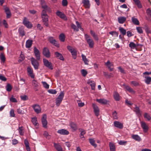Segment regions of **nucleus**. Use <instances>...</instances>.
<instances>
[{
  "label": "nucleus",
  "mask_w": 151,
  "mask_h": 151,
  "mask_svg": "<svg viewBox=\"0 0 151 151\" xmlns=\"http://www.w3.org/2000/svg\"><path fill=\"white\" fill-rule=\"evenodd\" d=\"M85 37L89 47L91 48H93L94 45V42L93 39H91L89 35L87 34L85 35Z\"/></svg>",
  "instance_id": "1"
},
{
  "label": "nucleus",
  "mask_w": 151,
  "mask_h": 151,
  "mask_svg": "<svg viewBox=\"0 0 151 151\" xmlns=\"http://www.w3.org/2000/svg\"><path fill=\"white\" fill-rule=\"evenodd\" d=\"M64 96L63 91H61L59 95L56 99V104L57 106H59L61 103Z\"/></svg>",
  "instance_id": "2"
},
{
  "label": "nucleus",
  "mask_w": 151,
  "mask_h": 151,
  "mask_svg": "<svg viewBox=\"0 0 151 151\" xmlns=\"http://www.w3.org/2000/svg\"><path fill=\"white\" fill-rule=\"evenodd\" d=\"M38 60L37 59H35L33 57L31 58L32 64L34 66V68L36 70H37L38 69L39 66V63Z\"/></svg>",
  "instance_id": "3"
},
{
  "label": "nucleus",
  "mask_w": 151,
  "mask_h": 151,
  "mask_svg": "<svg viewBox=\"0 0 151 151\" xmlns=\"http://www.w3.org/2000/svg\"><path fill=\"white\" fill-rule=\"evenodd\" d=\"M43 61L45 66L50 69L52 70L53 69L52 64L51 62H49V61L45 58L43 59Z\"/></svg>",
  "instance_id": "4"
},
{
  "label": "nucleus",
  "mask_w": 151,
  "mask_h": 151,
  "mask_svg": "<svg viewBox=\"0 0 151 151\" xmlns=\"http://www.w3.org/2000/svg\"><path fill=\"white\" fill-rule=\"evenodd\" d=\"M48 40L50 43L57 47H59V44L57 42L56 40L53 37H49Z\"/></svg>",
  "instance_id": "5"
},
{
  "label": "nucleus",
  "mask_w": 151,
  "mask_h": 151,
  "mask_svg": "<svg viewBox=\"0 0 151 151\" xmlns=\"http://www.w3.org/2000/svg\"><path fill=\"white\" fill-rule=\"evenodd\" d=\"M22 23L27 28H31L32 27V24L26 17L24 18Z\"/></svg>",
  "instance_id": "6"
},
{
  "label": "nucleus",
  "mask_w": 151,
  "mask_h": 151,
  "mask_svg": "<svg viewBox=\"0 0 151 151\" xmlns=\"http://www.w3.org/2000/svg\"><path fill=\"white\" fill-rule=\"evenodd\" d=\"M46 119L47 116L46 114H43L42 118L41 121L42 126L45 128H46L47 127V121Z\"/></svg>",
  "instance_id": "7"
},
{
  "label": "nucleus",
  "mask_w": 151,
  "mask_h": 151,
  "mask_svg": "<svg viewBox=\"0 0 151 151\" xmlns=\"http://www.w3.org/2000/svg\"><path fill=\"white\" fill-rule=\"evenodd\" d=\"M141 126L145 133L147 132L149 130V127L144 122L142 121L140 122Z\"/></svg>",
  "instance_id": "8"
},
{
  "label": "nucleus",
  "mask_w": 151,
  "mask_h": 151,
  "mask_svg": "<svg viewBox=\"0 0 151 151\" xmlns=\"http://www.w3.org/2000/svg\"><path fill=\"white\" fill-rule=\"evenodd\" d=\"M43 55L47 58H49L50 56V54L49 50L47 47H44L42 52Z\"/></svg>",
  "instance_id": "9"
},
{
  "label": "nucleus",
  "mask_w": 151,
  "mask_h": 151,
  "mask_svg": "<svg viewBox=\"0 0 151 151\" xmlns=\"http://www.w3.org/2000/svg\"><path fill=\"white\" fill-rule=\"evenodd\" d=\"M92 105L96 116H98L99 114V110L98 106L94 104H93Z\"/></svg>",
  "instance_id": "10"
},
{
  "label": "nucleus",
  "mask_w": 151,
  "mask_h": 151,
  "mask_svg": "<svg viewBox=\"0 0 151 151\" xmlns=\"http://www.w3.org/2000/svg\"><path fill=\"white\" fill-rule=\"evenodd\" d=\"M67 48L71 53L72 56H77V51L75 49L70 46H68Z\"/></svg>",
  "instance_id": "11"
},
{
  "label": "nucleus",
  "mask_w": 151,
  "mask_h": 151,
  "mask_svg": "<svg viewBox=\"0 0 151 151\" xmlns=\"http://www.w3.org/2000/svg\"><path fill=\"white\" fill-rule=\"evenodd\" d=\"M34 52L35 56L36 57L37 60H40V54L39 50L35 47H34Z\"/></svg>",
  "instance_id": "12"
},
{
  "label": "nucleus",
  "mask_w": 151,
  "mask_h": 151,
  "mask_svg": "<svg viewBox=\"0 0 151 151\" xmlns=\"http://www.w3.org/2000/svg\"><path fill=\"white\" fill-rule=\"evenodd\" d=\"M41 18L44 25L47 27H48V16L42 17Z\"/></svg>",
  "instance_id": "13"
},
{
  "label": "nucleus",
  "mask_w": 151,
  "mask_h": 151,
  "mask_svg": "<svg viewBox=\"0 0 151 151\" xmlns=\"http://www.w3.org/2000/svg\"><path fill=\"white\" fill-rule=\"evenodd\" d=\"M35 111L38 114L41 112V109L40 106L38 104H35L32 106Z\"/></svg>",
  "instance_id": "14"
},
{
  "label": "nucleus",
  "mask_w": 151,
  "mask_h": 151,
  "mask_svg": "<svg viewBox=\"0 0 151 151\" xmlns=\"http://www.w3.org/2000/svg\"><path fill=\"white\" fill-rule=\"evenodd\" d=\"M57 133L62 135H68L69 134V132L64 129H62L58 130Z\"/></svg>",
  "instance_id": "15"
},
{
  "label": "nucleus",
  "mask_w": 151,
  "mask_h": 151,
  "mask_svg": "<svg viewBox=\"0 0 151 151\" xmlns=\"http://www.w3.org/2000/svg\"><path fill=\"white\" fill-rule=\"evenodd\" d=\"M72 131L74 132L77 129V127L76 124L73 122H71L69 124Z\"/></svg>",
  "instance_id": "16"
},
{
  "label": "nucleus",
  "mask_w": 151,
  "mask_h": 151,
  "mask_svg": "<svg viewBox=\"0 0 151 151\" xmlns=\"http://www.w3.org/2000/svg\"><path fill=\"white\" fill-rule=\"evenodd\" d=\"M5 12L6 15V18H9L11 16V14L9 9L8 7H5L4 8Z\"/></svg>",
  "instance_id": "17"
},
{
  "label": "nucleus",
  "mask_w": 151,
  "mask_h": 151,
  "mask_svg": "<svg viewBox=\"0 0 151 151\" xmlns=\"http://www.w3.org/2000/svg\"><path fill=\"white\" fill-rule=\"evenodd\" d=\"M96 101L99 103L102 104H106L109 102V101L103 99H97Z\"/></svg>",
  "instance_id": "18"
},
{
  "label": "nucleus",
  "mask_w": 151,
  "mask_h": 151,
  "mask_svg": "<svg viewBox=\"0 0 151 151\" xmlns=\"http://www.w3.org/2000/svg\"><path fill=\"white\" fill-rule=\"evenodd\" d=\"M55 55L57 59L62 60H64V58L61 54L59 53L58 52H56L55 53Z\"/></svg>",
  "instance_id": "19"
},
{
  "label": "nucleus",
  "mask_w": 151,
  "mask_h": 151,
  "mask_svg": "<svg viewBox=\"0 0 151 151\" xmlns=\"http://www.w3.org/2000/svg\"><path fill=\"white\" fill-rule=\"evenodd\" d=\"M114 124L115 127L119 129H122L123 127V124L118 121H115L114 122Z\"/></svg>",
  "instance_id": "20"
},
{
  "label": "nucleus",
  "mask_w": 151,
  "mask_h": 151,
  "mask_svg": "<svg viewBox=\"0 0 151 151\" xmlns=\"http://www.w3.org/2000/svg\"><path fill=\"white\" fill-rule=\"evenodd\" d=\"M33 40H27L26 42V47L27 48L30 47L32 44Z\"/></svg>",
  "instance_id": "21"
},
{
  "label": "nucleus",
  "mask_w": 151,
  "mask_h": 151,
  "mask_svg": "<svg viewBox=\"0 0 151 151\" xmlns=\"http://www.w3.org/2000/svg\"><path fill=\"white\" fill-rule=\"evenodd\" d=\"M27 71L29 73V75L32 78H34V76L33 73L32 69L30 67H28L27 68Z\"/></svg>",
  "instance_id": "22"
},
{
  "label": "nucleus",
  "mask_w": 151,
  "mask_h": 151,
  "mask_svg": "<svg viewBox=\"0 0 151 151\" xmlns=\"http://www.w3.org/2000/svg\"><path fill=\"white\" fill-rule=\"evenodd\" d=\"M105 64L107 66L110 71H113V68H111V67L113 66V64L111 63L109 60H108Z\"/></svg>",
  "instance_id": "23"
},
{
  "label": "nucleus",
  "mask_w": 151,
  "mask_h": 151,
  "mask_svg": "<svg viewBox=\"0 0 151 151\" xmlns=\"http://www.w3.org/2000/svg\"><path fill=\"white\" fill-rule=\"evenodd\" d=\"M56 14L58 16L62 19H64L66 17L65 15L59 11H57L56 12Z\"/></svg>",
  "instance_id": "24"
},
{
  "label": "nucleus",
  "mask_w": 151,
  "mask_h": 151,
  "mask_svg": "<svg viewBox=\"0 0 151 151\" xmlns=\"http://www.w3.org/2000/svg\"><path fill=\"white\" fill-rule=\"evenodd\" d=\"M87 83L89 84L91 86L92 90H94L95 89V83L94 81L89 80L87 82Z\"/></svg>",
  "instance_id": "25"
},
{
  "label": "nucleus",
  "mask_w": 151,
  "mask_h": 151,
  "mask_svg": "<svg viewBox=\"0 0 151 151\" xmlns=\"http://www.w3.org/2000/svg\"><path fill=\"white\" fill-rule=\"evenodd\" d=\"M126 18L124 17H119L118 18V22L120 24L123 23L126 21Z\"/></svg>",
  "instance_id": "26"
},
{
  "label": "nucleus",
  "mask_w": 151,
  "mask_h": 151,
  "mask_svg": "<svg viewBox=\"0 0 151 151\" xmlns=\"http://www.w3.org/2000/svg\"><path fill=\"white\" fill-rule=\"evenodd\" d=\"M132 137L133 139L138 141H140L141 140L140 137L137 134H132Z\"/></svg>",
  "instance_id": "27"
},
{
  "label": "nucleus",
  "mask_w": 151,
  "mask_h": 151,
  "mask_svg": "<svg viewBox=\"0 0 151 151\" xmlns=\"http://www.w3.org/2000/svg\"><path fill=\"white\" fill-rule=\"evenodd\" d=\"M120 97L119 93L115 91L114 93V97L116 101H119L120 100Z\"/></svg>",
  "instance_id": "28"
},
{
  "label": "nucleus",
  "mask_w": 151,
  "mask_h": 151,
  "mask_svg": "<svg viewBox=\"0 0 151 151\" xmlns=\"http://www.w3.org/2000/svg\"><path fill=\"white\" fill-rule=\"evenodd\" d=\"M82 3L87 8H89L90 5L89 0H83Z\"/></svg>",
  "instance_id": "29"
},
{
  "label": "nucleus",
  "mask_w": 151,
  "mask_h": 151,
  "mask_svg": "<svg viewBox=\"0 0 151 151\" xmlns=\"http://www.w3.org/2000/svg\"><path fill=\"white\" fill-rule=\"evenodd\" d=\"M20 35L22 36H23L25 35L24 28L23 27H20L18 29Z\"/></svg>",
  "instance_id": "30"
},
{
  "label": "nucleus",
  "mask_w": 151,
  "mask_h": 151,
  "mask_svg": "<svg viewBox=\"0 0 151 151\" xmlns=\"http://www.w3.org/2000/svg\"><path fill=\"white\" fill-rule=\"evenodd\" d=\"M133 1L139 8L140 9L142 8V6L139 0H133Z\"/></svg>",
  "instance_id": "31"
},
{
  "label": "nucleus",
  "mask_w": 151,
  "mask_h": 151,
  "mask_svg": "<svg viewBox=\"0 0 151 151\" xmlns=\"http://www.w3.org/2000/svg\"><path fill=\"white\" fill-rule=\"evenodd\" d=\"M54 146L58 151H63L62 148L60 145L54 143Z\"/></svg>",
  "instance_id": "32"
},
{
  "label": "nucleus",
  "mask_w": 151,
  "mask_h": 151,
  "mask_svg": "<svg viewBox=\"0 0 151 151\" xmlns=\"http://www.w3.org/2000/svg\"><path fill=\"white\" fill-rule=\"evenodd\" d=\"M110 151H115V147L114 145L112 142H110L109 143Z\"/></svg>",
  "instance_id": "33"
},
{
  "label": "nucleus",
  "mask_w": 151,
  "mask_h": 151,
  "mask_svg": "<svg viewBox=\"0 0 151 151\" xmlns=\"http://www.w3.org/2000/svg\"><path fill=\"white\" fill-rule=\"evenodd\" d=\"M132 22L133 24L135 25H138L139 24V21L136 18L134 17H132Z\"/></svg>",
  "instance_id": "34"
},
{
  "label": "nucleus",
  "mask_w": 151,
  "mask_h": 151,
  "mask_svg": "<svg viewBox=\"0 0 151 151\" xmlns=\"http://www.w3.org/2000/svg\"><path fill=\"white\" fill-rule=\"evenodd\" d=\"M81 57L82 60L84 61L85 64L86 65H88V61L86 58V56L83 54H82L81 55Z\"/></svg>",
  "instance_id": "35"
},
{
  "label": "nucleus",
  "mask_w": 151,
  "mask_h": 151,
  "mask_svg": "<svg viewBox=\"0 0 151 151\" xmlns=\"http://www.w3.org/2000/svg\"><path fill=\"white\" fill-rule=\"evenodd\" d=\"M89 140L90 143L94 147H96L97 146V145L95 143V141L93 139L90 138L89 139Z\"/></svg>",
  "instance_id": "36"
},
{
  "label": "nucleus",
  "mask_w": 151,
  "mask_h": 151,
  "mask_svg": "<svg viewBox=\"0 0 151 151\" xmlns=\"http://www.w3.org/2000/svg\"><path fill=\"white\" fill-rule=\"evenodd\" d=\"M32 122L35 126H38V124L37 122V118L36 117L32 118Z\"/></svg>",
  "instance_id": "37"
},
{
  "label": "nucleus",
  "mask_w": 151,
  "mask_h": 151,
  "mask_svg": "<svg viewBox=\"0 0 151 151\" xmlns=\"http://www.w3.org/2000/svg\"><path fill=\"white\" fill-rule=\"evenodd\" d=\"M145 78V80L146 83L147 84H149L151 81V77L146 76Z\"/></svg>",
  "instance_id": "38"
},
{
  "label": "nucleus",
  "mask_w": 151,
  "mask_h": 151,
  "mask_svg": "<svg viewBox=\"0 0 151 151\" xmlns=\"http://www.w3.org/2000/svg\"><path fill=\"white\" fill-rule=\"evenodd\" d=\"M119 30L120 32L124 35L126 34V31L122 27H120Z\"/></svg>",
  "instance_id": "39"
},
{
  "label": "nucleus",
  "mask_w": 151,
  "mask_h": 151,
  "mask_svg": "<svg viewBox=\"0 0 151 151\" xmlns=\"http://www.w3.org/2000/svg\"><path fill=\"white\" fill-rule=\"evenodd\" d=\"M59 38L60 40L62 42H64L65 40V36L63 33L61 34L59 36Z\"/></svg>",
  "instance_id": "40"
},
{
  "label": "nucleus",
  "mask_w": 151,
  "mask_h": 151,
  "mask_svg": "<svg viewBox=\"0 0 151 151\" xmlns=\"http://www.w3.org/2000/svg\"><path fill=\"white\" fill-rule=\"evenodd\" d=\"M6 91L8 92L10 91L12 89V86L9 83L7 84L6 86Z\"/></svg>",
  "instance_id": "41"
},
{
  "label": "nucleus",
  "mask_w": 151,
  "mask_h": 151,
  "mask_svg": "<svg viewBox=\"0 0 151 151\" xmlns=\"http://www.w3.org/2000/svg\"><path fill=\"white\" fill-rule=\"evenodd\" d=\"M135 111L136 112V114L138 115H140V111L139 107L137 106H136L135 108Z\"/></svg>",
  "instance_id": "42"
},
{
  "label": "nucleus",
  "mask_w": 151,
  "mask_h": 151,
  "mask_svg": "<svg viewBox=\"0 0 151 151\" xmlns=\"http://www.w3.org/2000/svg\"><path fill=\"white\" fill-rule=\"evenodd\" d=\"M32 85L35 88L39 86L37 82L35 79L32 81Z\"/></svg>",
  "instance_id": "43"
},
{
  "label": "nucleus",
  "mask_w": 151,
  "mask_h": 151,
  "mask_svg": "<svg viewBox=\"0 0 151 151\" xmlns=\"http://www.w3.org/2000/svg\"><path fill=\"white\" fill-rule=\"evenodd\" d=\"M0 59L3 62H4L6 60V58L4 55L3 53H1L0 55Z\"/></svg>",
  "instance_id": "44"
},
{
  "label": "nucleus",
  "mask_w": 151,
  "mask_h": 151,
  "mask_svg": "<svg viewBox=\"0 0 151 151\" xmlns=\"http://www.w3.org/2000/svg\"><path fill=\"white\" fill-rule=\"evenodd\" d=\"M117 113L116 111H114L112 113V115L114 119H118Z\"/></svg>",
  "instance_id": "45"
},
{
  "label": "nucleus",
  "mask_w": 151,
  "mask_h": 151,
  "mask_svg": "<svg viewBox=\"0 0 151 151\" xmlns=\"http://www.w3.org/2000/svg\"><path fill=\"white\" fill-rule=\"evenodd\" d=\"M46 10L45 9H43L41 12V17H46L48 16L47 14Z\"/></svg>",
  "instance_id": "46"
},
{
  "label": "nucleus",
  "mask_w": 151,
  "mask_h": 151,
  "mask_svg": "<svg viewBox=\"0 0 151 151\" xmlns=\"http://www.w3.org/2000/svg\"><path fill=\"white\" fill-rule=\"evenodd\" d=\"M129 46L131 48L134 49L136 47V44L133 42H130L129 44Z\"/></svg>",
  "instance_id": "47"
},
{
  "label": "nucleus",
  "mask_w": 151,
  "mask_h": 151,
  "mask_svg": "<svg viewBox=\"0 0 151 151\" xmlns=\"http://www.w3.org/2000/svg\"><path fill=\"white\" fill-rule=\"evenodd\" d=\"M71 27L74 29V31H76L77 32H78L79 31V29L77 27V26L75 25L74 24L72 23L71 25Z\"/></svg>",
  "instance_id": "48"
},
{
  "label": "nucleus",
  "mask_w": 151,
  "mask_h": 151,
  "mask_svg": "<svg viewBox=\"0 0 151 151\" xmlns=\"http://www.w3.org/2000/svg\"><path fill=\"white\" fill-rule=\"evenodd\" d=\"M145 118L147 119L148 121H150L151 119V117L147 113H145L144 115Z\"/></svg>",
  "instance_id": "49"
},
{
  "label": "nucleus",
  "mask_w": 151,
  "mask_h": 151,
  "mask_svg": "<svg viewBox=\"0 0 151 151\" xmlns=\"http://www.w3.org/2000/svg\"><path fill=\"white\" fill-rule=\"evenodd\" d=\"M125 88L127 91L130 92H133L134 91L130 86H125Z\"/></svg>",
  "instance_id": "50"
},
{
  "label": "nucleus",
  "mask_w": 151,
  "mask_h": 151,
  "mask_svg": "<svg viewBox=\"0 0 151 151\" xmlns=\"http://www.w3.org/2000/svg\"><path fill=\"white\" fill-rule=\"evenodd\" d=\"M109 34L111 35L112 36L115 35L116 37H118V33L116 31H111L109 32Z\"/></svg>",
  "instance_id": "51"
},
{
  "label": "nucleus",
  "mask_w": 151,
  "mask_h": 151,
  "mask_svg": "<svg viewBox=\"0 0 151 151\" xmlns=\"http://www.w3.org/2000/svg\"><path fill=\"white\" fill-rule=\"evenodd\" d=\"M81 73L83 76H85L87 74L86 70L84 69H83L81 71Z\"/></svg>",
  "instance_id": "52"
},
{
  "label": "nucleus",
  "mask_w": 151,
  "mask_h": 151,
  "mask_svg": "<svg viewBox=\"0 0 151 151\" xmlns=\"http://www.w3.org/2000/svg\"><path fill=\"white\" fill-rule=\"evenodd\" d=\"M145 30L147 34L150 33L151 32L150 28L147 26H146L145 27Z\"/></svg>",
  "instance_id": "53"
},
{
  "label": "nucleus",
  "mask_w": 151,
  "mask_h": 151,
  "mask_svg": "<svg viewBox=\"0 0 151 151\" xmlns=\"http://www.w3.org/2000/svg\"><path fill=\"white\" fill-rule=\"evenodd\" d=\"M48 92L52 94H55L57 93V91L55 89H49L48 90Z\"/></svg>",
  "instance_id": "54"
},
{
  "label": "nucleus",
  "mask_w": 151,
  "mask_h": 151,
  "mask_svg": "<svg viewBox=\"0 0 151 151\" xmlns=\"http://www.w3.org/2000/svg\"><path fill=\"white\" fill-rule=\"evenodd\" d=\"M42 83L43 84V86L45 88L48 89L49 88V85L47 84L45 82L42 81Z\"/></svg>",
  "instance_id": "55"
},
{
  "label": "nucleus",
  "mask_w": 151,
  "mask_h": 151,
  "mask_svg": "<svg viewBox=\"0 0 151 151\" xmlns=\"http://www.w3.org/2000/svg\"><path fill=\"white\" fill-rule=\"evenodd\" d=\"M10 115L11 117H14L15 115L14 113V110L13 109H11L10 111Z\"/></svg>",
  "instance_id": "56"
},
{
  "label": "nucleus",
  "mask_w": 151,
  "mask_h": 151,
  "mask_svg": "<svg viewBox=\"0 0 151 151\" xmlns=\"http://www.w3.org/2000/svg\"><path fill=\"white\" fill-rule=\"evenodd\" d=\"M136 29L138 33L139 34H141L143 33V31L141 27H137L136 28Z\"/></svg>",
  "instance_id": "57"
},
{
  "label": "nucleus",
  "mask_w": 151,
  "mask_h": 151,
  "mask_svg": "<svg viewBox=\"0 0 151 151\" xmlns=\"http://www.w3.org/2000/svg\"><path fill=\"white\" fill-rule=\"evenodd\" d=\"M79 130L81 132V133L80 134V135L83 136V135H84V134L86 133L85 131L83 129H79Z\"/></svg>",
  "instance_id": "58"
},
{
  "label": "nucleus",
  "mask_w": 151,
  "mask_h": 151,
  "mask_svg": "<svg viewBox=\"0 0 151 151\" xmlns=\"http://www.w3.org/2000/svg\"><path fill=\"white\" fill-rule=\"evenodd\" d=\"M20 98L23 101H25L28 99V97L26 95L21 96Z\"/></svg>",
  "instance_id": "59"
},
{
  "label": "nucleus",
  "mask_w": 151,
  "mask_h": 151,
  "mask_svg": "<svg viewBox=\"0 0 151 151\" xmlns=\"http://www.w3.org/2000/svg\"><path fill=\"white\" fill-rule=\"evenodd\" d=\"M10 101L13 103H15L17 102V100L15 98H14L13 96L11 97L10 99Z\"/></svg>",
  "instance_id": "60"
},
{
  "label": "nucleus",
  "mask_w": 151,
  "mask_h": 151,
  "mask_svg": "<svg viewBox=\"0 0 151 151\" xmlns=\"http://www.w3.org/2000/svg\"><path fill=\"white\" fill-rule=\"evenodd\" d=\"M131 83L134 86H137L139 85V83L136 81H132L131 82Z\"/></svg>",
  "instance_id": "61"
},
{
  "label": "nucleus",
  "mask_w": 151,
  "mask_h": 151,
  "mask_svg": "<svg viewBox=\"0 0 151 151\" xmlns=\"http://www.w3.org/2000/svg\"><path fill=\"white\" fill-rule=\"evenodd\" d=\"M23 127H19V132L20 135H23V134L22 133L23 129H22Z\"/></svg>",
  "instance_id": "62"
},
{
  "label": "nucleus",
  "mask_w": 151,
  "mask_h": 151,
  "mask_svg": "<svg viewBox=\"0 0 151 151\" xmlns=\"http://www.w3.org/2000/svg\"><path fill=\"white\" fill-rule=\"evenodd\" d=\"M68 2L67 0H63L62 4L63 6H66L67 5Z\"/></svg>",
  "instance_id": "63"
},
{
  "label": "nucleus",
  "mask_w": 151,
  "mask_h": 151,
  "mask_svg": "<svg viewBox=\"0 0 151 151\" xmlns=\"http://www.w3.org/2000/svg\"><path fill=\"white\" fill-rule=\"evenodd\" d=\"M146 13L147 14L150 16L151 18V10L149 8L147 9L146 11Z\"/></svg>",
  "instance_id": "64"
}]
</instances>
